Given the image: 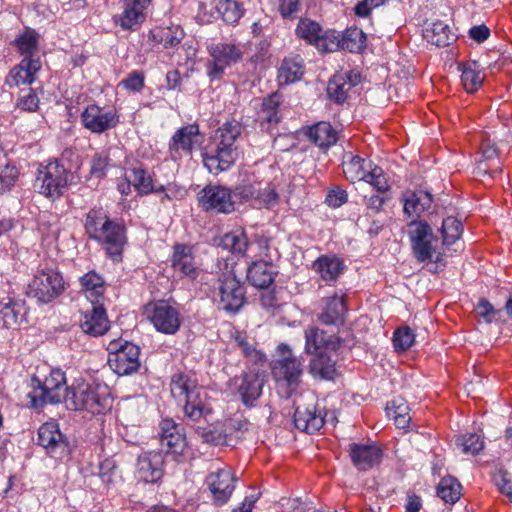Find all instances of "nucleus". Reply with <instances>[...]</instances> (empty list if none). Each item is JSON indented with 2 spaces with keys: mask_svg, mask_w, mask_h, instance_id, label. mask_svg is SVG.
<instances>
[{
  "mask_svg": "<svg viewBox=\"0 0 512 512\" xmlns=\"http://www.w3.org/2000/svg\"><path fill=\"white\" fill-rule=\"evenodd\" d=\"M242 126L236 120L226 121L211 138L203 153V164L210 173L218 174L229 169L238 157L235 142L241 135Z\"/></svg>",
  "mask_w": 512,
  "mask_h": 512,
  "instance_id": "f257e3e1",
  "label": "nucleus"
},
{
  "mask_svg": "<svg viewBox=\"0 0 512 512\" xmlns=\"http://www.w3.org/2000/svg\"><path fill=\"white\" fill-rule=\"evenodd\" d=\"M170 392L179 404H183L185 417L193 422H198L212 412L207 402V393L192 373L173 374L170 380Z\"/></svg>",
  "mask_w": 512,
  "mask_h": 512,
  "instance_id": "f03ea898",
  "label": "nucleus"
},
{
  "mask_svg": "<svg viewBox=\"0 0 512 512\" xmlns=\"http://www.w3.org/2000/svg\"><path fill=\"white\" fill-rule=\"evenodd\" d=\"M74 180V175L57 159H50L38 165L34 188L46 199L54 202L61 199Z\"/></svg>",
  "mask_w": 512,
  "mask_h": 512,
  "instance_id": "7ed1b4c3",
  "label": "nucleus"
},
{
  "mask_svg": "<svg viewBox=\"0 0 512 512\" xmlns=\"http://www.w3.org/2000/svg\"><path fill=\"white\" fill-rule=\"evenodd\" d=\"M277 352L279 357L272 362L271 374L277 383L279 394L284 398H289L299 387L303 374V363L293 354L287 344L278 345Z\"/></svg>",
  "mask_w": 512,
  "mask_h": 512,
  "instance_id": "20e7f679",
  "label": "nucleus"
},
{
  "mask_svg": "<svg viewBox=\"0 0 512 512\" xmlns=\"http://www.w3.org/2000/svg\"><path fill=\"white\" fill-rule=\"evenodd\" d=\"M342 169L345 178L353 184L364 181L382 194L390 190L384 170L369 159L346 152L343 156Z\"/></svg>",
  "mask_w": 512,
  "mask_h": 512,
  "instance_id": "39448f33",
  "label": "nucleus"
},
{
  "mask_svg": "<svg viewBox=\"0 0 512 512\" xmlns=\"http://www.w3.org/2000/svg\"><path fill=\"white\" fill-rule=\"evenodd\" d=\"M408 236L412 252L419 262H433L437 268L445 267L444 253L431 226L422 220H413L408 225Z\"/></svg>",
  "mask_w": 512,
  "mask_h": 512,
  "instance_id": "423d86ee",
  "label": "nucleus"
},
{
  "mask_svg": "<svg viewBox=\"0 0 512 512\" xmlns=\"http://www.w3.org/2000/svg\"><path fill=\"white\" fill-rule=\"evenodd\" d=\"M66 290V283L57 267L41 263L28 284V296L48 304L60 297Z\"/></svg>",
  "mask_w": 512,
  "mask_h": 512,
  "instance_id": "0eeeda50",
  "label": "nucleus"
},
{
  "mask_svg": "<svg viewBox=\"0 0 512 512\" xmlns=\"http://www.w3.org/2000/svg\"><path fill=\"white\" fill-rule=\"evenodd\" d=\"M65 403L74 410H86L96 415L110 409L112 400L106 387L81 382L70 387Z\"/></svg>",
  "mask_w": 512,
  "mask_h": 512,
  "instance_id": "6e6552de",
  "label": "nucleus"
},
{
  "mask_svg": "<svg viewBox=\"0 0 512 512\" xmlns=\"http://www.w3.org/2000/svg\"><path fill=\"white\" fill-rule=\"evenodd\" d=\"M37 386L28 394L30 405L33 408H41L46 403L66 402L70 387L66 385V378L60 369H52L43 381L33 379Z\"/></svg>",
  "mask_w": 512,
  "mask_h": 512,
  "instance_id": "1a4fd4ad",
  "label": "nucleus"
},
{
  "mask_svg": "<svg viewBox=\"0 0 512 512\" xmlns=\"http://www.w3.org/2000/svg\"><path fill=\"white\" fill-rule=\"evenodd\" d=\"M88 238L97 242L113 262L122 261L127 244V228L122 221L109 217Z\"/></svg>",
  "mask_w": 512,
  "mask_h": 512,
  "instance_id": "9d476101",
  "label": "nucleus"
},
{
  "mask_svg": "<svg viewBox=\"0 0 512 512\" xmlns=\"http://www.w3.org/2000/svg\"><path fill=\"white\" fill-rule=\"evenodd\" d=\"M212 297L221 309L235 314L246 302V291L234 272L227 271L218 277Z\"/></svg>",
  "mask_w": 512,
  "mask_h": 512,
  "instance_id": "9b49d317",
  "label": "nucleus"
},
{
  "mask_svg": "<svg viewBox=\"0 0 512 512\" xmlns=\"http://www.w3.org/2000/svg\"><path fill=\"white\" fill-rule=\"evenodd\" d=\"M108 365L118 375H130L140 367V348L128 341L113 340L108 344Z\"/></svg>",
  "mask_w": 512,
  "mask_h": 512,
  "instance_id": "f8f14e48",
  "label": "nucleus"
},
{
  "mask_svg": "<svg viewBox=\"0 0 512 512\" xmlns=\"http://www.w3.org/2000/svg\"><path fill=\"white\" fill-rule=\"evenodd\" d=\"M295 35L306 44L314 46L321 53L333 52L336 47L334 30H324L318 22L309 18H301L298 21Z\"/></svg>",
  "mask_w": 512,
  "mask_h": 512,
  "instance_id": "ddd939ff",
  "label": "nucleus"
},
{
  "mask_svg": "<svg viewBox=\"0 0 512 512\" xmlns=\"http://www.w3.org/2000/svg\"><path fill=\"white\" fill-rule=\"evenodd\" d=\"M211 60L207 63L208 75L212 79H219L227 67L238 63L243 56L239 45L221 42L208 46Z\"/></svg>",
  "mask_w": 512,
  "mask_h": 512,
  "instance_id": "4468645a",
  "label": "nucleus"
},
{
  "mask_svg": "<svg viewBox=\"0 0 512 512\" xmlns=\"http://www.w3.org/2000/svg\"><path fill=\"white\" fill-rule=\"evenodd\" d=\"M80 119L82 126L94 134H102L119 123V115L115 109H105L96 104L87 105Z\"/></svg>",
  "mask_w": 512,
  "mask_h": 512,
  "instance_id": "2eb2a0df",
  "label": "nucleus"
},
{
  "mask_svg": "<svg viewBox=\"0 0 512 512\" xmlns=\"http://www.w3.org/2000/svg\"><path fill=\"white\" fill-rule=\"evenodd\" d=\"M202 142L199 125L196 123L180 127L171 137L168 145L170 157L174 161L191 156L195 146Z\"/></svg>",
  "mask_w": 512,
  "mask_h": 512,
  "instance_id": "dca6fc26",
  "label": "nucleus"
},
{
  "mask_svg": "<svg viewBox=\"0 0 512 512\" xmlns=\"http://www.w3.org/2000/svg\"><path fill=\"white\" fill-rule=\"evenodd\" d=\"M198 200L205 211L229 214L235 210L231 191L221 185H207L199 193Z\"/></svg>",
  "mask_w": 512,
  "mask_h": 512,
  "instance_id": "f3484780",
  "label": "nucleus"
},
{
  "mask_svg": "<svg viewBox=\"0 0 512 512\" xmlns=\"http://www.w3.org/2000/svg\"><path fill=\"white\" fill-rule=\"evenodd\" d=\"M235 476L228 466H219L212 470L206 478V483L216 503L222 505L231 497L235 489Z\"/></svg>",
  "mask_w": 512,
  "mask_h": 512,
  "instance_id": "a211bd4d",
  "label": "nucleus"
},
{
  "mask_svg": "<svg viewBox=\"0 0 512 512\" xmlns=\"http://www.w3.org/2000/svg\"><path fill=\"white\" fill-rule=\"evenodd\" d=\"M305 346L306 354L318 352H337L342 346L343 340L334 333L311 325L305 329Z\"/></svg>",
  "mask_w": 512,
  "mask_h": 512,
  "instance_id": "6ab92c4d",
  "label": "nucleus"
},
{
  "mask_svg": "<svg viewBox=\"0 0 512 512\" xmlns=\"http://www.w3.org/2000/svg\"><path fill=\"white\" fill-rule=\"evenodd\" d=\"M38 443L55 459H62L69 453L68 442L55 422H46L40 426Z\"/></svg>",
  "mask_w": 512,
  "mask_h": 512,
  "instance_id": "aec40b11",
  "label": "nucleus"
},
{
  "mask_svg": "<svg viewBox=\"0 0 512 512\" xmlns=\"http://www.w3.org/2000/svg\"><path fill=\"white\" fill-rule=\"evenodd\" d=\"M171 267L174 274L192 281L196 280L201 272L193 255V248L187 244L176 243L173 246Z\"/></svg>",
  "mask_w": 512,
  "mask_h": 512,
  "instance_id": "412c9836",
  "label": "nucleus"
},
{
  "mask_svg": "<svg viewBox=\"0 0 512 512\" xmlns=\"http://www.w3.org/2000/svg\"><path fill=\"white\" fill-rule=\"evenodd\" d=\"M150 320L157 331L164 334H175L181 326L179 310L167 301H160L154 305Z\"/></svg>",
  "mask_w": 512,
  "mask_h": 512,
  "instance_id": "4be33fe9",
  "label": "nucleus"
},
{
  "mask_svg": "<svg viewBox=\"0 0 512 512\" xmlns=\"http://www.w3.org/2000/svg\"><path fill=\"white\" fill-rule=\"evenodd\" d=\"M160 441L166 452L175 457L183 456L188 443L183 429L172 419H163L160 423Z\"/></svg>",
  "mask_w": 512,
  "mask_h": 512,
  "instance_id": "5701e85b",
  "label": "nucleus"
},
{
  "mask_svg": "<svg viewBox=\"0 0 512 512\" xmlns=\"http://www.w3.org/2000/svg\"><path fill=\"white\" fill-rule=\"evenodd\" d=\"M233 385L242 403L247 407H253L262 395L264 378L255 372H245L233 379Z\"/></svg>",
  "mask_w": 512,
  "mask_h": 512,
  "instance_id": "b1692460",
  "label": "nucleus"
},
{
  "mask_svg": "<svg viewBox=\"0 0 512 512\" xmlns=\"http://www.w3.org/2000/svg\"><path fill=\"white\" fill-rule=\"evenodd\" d=\"M42 69L41 58H22L20 63L9 71L5 83L9 87L31 85Z\"/></svg>",
  "mask_w": 512,
  "mask_h": 512,
  "instance_id": "393cba45",
  "label": "nucleus"
},
{
  "mask_svg": "<svg viewBox=\"0 0 512 512\" xmlns=\"http://www.w3.org/2000/svg\"><path fill=\"white\" fill-rule=\"evenodd\" d=\"M326 412L317 403L307 406H297L294 413V423L297 429L307 433L319 431L325 423Z\"/></svg>",
  "mask_w": 512,
  "mask_h": 512,
  "instance_id": "a878e982",
  "label": "nucleus"
},
{
  "mask_svg": "<svg viewBox=\"0 0 512 512\" xmlns=\"http://www.w3.org/2000/svg\"><path fill=\"white\" fill-rule=\"evenodd\" d=\"M361 81V74L355 70L338 72L329 80L327 94L337 103H343L349 91Z\"/></svg>",
  "mask_w": 512,
  "mask_h": 512,
  "instance_id": "bb28decb",
  "label": "nucleus"
},
{
  "mask_svg": "<svg viewBox=\"0 0 512 512\" xmlns=\"http://www.w3.org/2000/svg\"><path fill=\"white\" fill-rule=\"evenodd\" d=\"M164 457L160 452H144L138 457L137 476L145 483H156L163 477Z\"/></svg>",
  "mask_w": 512,
  "mask_h": 512,
  "instance_id": "cd10ccee",
  "label": "nucleus"
},
{
  "mask_svg": "<svg viewBox=\"0 0 512 512\" xmlns=\"http://www.w3.org/2000/svg\"><path fill=\"white\" fill-rule=\"evenodd\" d=\"M123 12L118 23L124 30H135L146 19L147 9L152 0H122Z\"/></svg>",
  "mask_w": 512,
  "mask_h": 512,
  "instance_id": "c85d7f7f",
  "label": "nucleus"
},
{
  "mask_svg": "<svg viewBox=\"0 0 512 512\" xmlns=\"http://www.w3.org/2000/svg\"><path fill=\"white\" fill-rule=\"evenodd\" d=\"M349 456L359 471H367L381 461L382 451L375 444L352 443Z\"/></svg>",
  "mask_w": 512,
  "mask_h": 512,
  "instance_id": "c756f323",
  "label": "nucleus"
},
{
  "mask_svg": "<svg viewBox=\"0 0 512 512\" xmlns=\"http://www.w3.org/2000/svg\"><path fill=\"white\" fill-rule=\"evenodd\" d=\"M347 312L344 294H334L323 299V307L318 314V321L323 325L339 326L344 323Z\"/></svg>",
  "mask_w": 512,
  "mask_h": 512,
  "instance_id": "7c9ffc66",
  "label": "nucleus"
},
{
  "mask_svg": "<svg viewBox=\"0 0 512 512\" xmlns=\"http://www.w3.org/2000/svg\"><path fill=\"white\" fill-rule=\"evenodd\" d=\"M250 261L246 273L247 281L255 288H268L274 282L277 274L274 265L271 261L264 259Z\"/></svg>",
  "mask_w": 512,
  "mask_h": 512,
  "instance_id": "2f4dec72",
  "label": "nucleus"
},
{
  "mask_svg": "<svg viewBox=\"0 0 512 512\" xmlns=\"http://www.w3.org/2000/svg\"><path fill=\"white\" fill-rule=\"evenodd\" d=\"M312 270L319 275L326 284L335 283L343 274L346 266L340 257L336 255H321L311 266Z\"/></svg>",
  "mask_w": 512,
  "mask_h": 512,
  "instance_id": "473e14b6",
  "label": "nucleus"
},
{
  "mask_svg": "<svg viewBox=\"0 0 512 512\" xmlns=\"http://www.w3.org/2000/svg\"><path fill=\"white\" fill-rule=\"evenodd\" d=\"M109 327L110 322L101 302L93 304L92 309L84 313L81 328L86 334L101 336L109 330Z\"/></svg>",
  "mask_w": 512,
  "mask_h": 512,
  "instance_id": "72a5a7b5",
  "label": "nucleus"
},
{
  "mask_svg": "<svg viewBox=\"0 0 512 512\" xmlns=\"http://www.w3.org/2000/svg\"><path fill=\"white\" fill-rule=\"evenodd\" d=\"M334 36L336 47L333 52L342 49L351 53H359L366 47V34L358 27H349L343 34L334 30Z\"/></svg>",
  "mask_w": 512,
  "mask_h": 512,
  "instance_id": "f704fd0d",
  "label": "nucleus"
},
{
  "mask_svg": "<svg viewBox=\"0 0 512 512\" xmlns=\"http://www.w3.org/2000/svg\"><path fill=\"white\" fill-rule=\"evenodd\" d=\"M130 173L133 188L137 192L138 196H146L151 193L163 192L165 190L164 185H155L156 180L154 174L150 173L142 165L131 168Z\"/></svg>",
  "mask_w": 512,
  "mask_h": 512,
  "instance_id": "c9c22d12",
  "label": "nucleus"
},
{
  "mask_svg": "<svg viewBox=\"0 0 512 512\" xmlns=\"http://www.w3.org/2000/svg\"><path fill=\"white\" fill-rule=\"evenodd\" d=\"M305 135L307 138L320 149H328L338 141V132L329 122H318L309 127Z\"/></svg>",
  "mask_w": 512,
  "mask_h": 512,
  "instance_id": "e433bc0d",
  "label": "nucleus"
},
{
  "mask_svg": "<svg viewBox=\"0 0 512 512\" xmlns=\"http://www.w3.org/2000/svg\"><path fill=\"white\" fill-rule=\"evenodd\" d=\"M79 284L81 291L84 292L92 304H98L103 300L106 291V283L99 273L94 270L87 272L80 277Z\"/></svg>",
  "mask_w": 512,
  "mask_h": 512,
  "instance_id": "4c0bfd02",
  "label": "nucleus"
},
{
  "mask_svg": "<svg viewBox=\"0 0 512 512\" xmlns=\"http://www.w3.org/2000/svg\"><path fill=\"white\" fill-rule=\"evenodd\" d=\"M304 74V61L300 55L285 57L278 69L279 85H289L299 81Z\"/></svg>",
  "mask_w": 512,
  "mask_h": 512,
  "instance_id": "58836bf2",
  "label": "nucleus"
},
{
  "mask_svg": "<svg viewBox=\"0 0 512 512\" xmlns=\"http://www.w3.org/2000/svg\"><path fill=\"white\" fill-rule=\"evenodd\" d=\"M333 352L313 353L309 361V373L320 379L330 380L336 374V360L332 358Z\"/></svg>",
  "mask_w": 512,
  "mask_h": 512,
  "instance_id": "ea45409f",
  "label": "nucleus"
},
{
  "mask_svg": "<svg viewBox=\"0 0 512 512\" xmlns=\"http://www.w3.org/2000/svg\"><path fill=\"white\" fill-rule=\"evenodd\" d=\"M1 304L0 318L7 328L19 324L27 313L25 302L22 300L7 297L1 301Z\"/></svg>",
  "mask_w": 512,
  "mask_h": 512,
  "instance_id": "a19ab883",
  "label": "nucleus"
},
{
  "mask_svg": "<svg viewBox=\"0 0 512 512\" xmlns=\"http://www.w3.org/2000/svg\"><path fill=\"white\" fill-rule=\"evenodd\" d=\"M40 35L31 28H26L18 35L12 45L23 58H40L39 52Z\"/></svg>",
  "mask_w": 512,
  "mask_h": 512,
  "instance_id": "79ce46f5",
  "label": "nucleus"
},
{
  "mask_svg": "<svg viewBox=\"0 0 512 512\" xmlns=\"http://www.w3.org/2000/svg\"><path fill=\"white\" fill-rule=\"evenodd\" d=\"M423 35L429 43L437 47L449 46L457 38L451 27L440 20L432 23L430 27L426 28Z\"/></svg>",
  "mask_w": 512,
  "mask_h": 512,
  "instance_id": "37998d69",
  "label": "nucleus"
},
{
  "mask_svg": "<svg viewBox=\"0 0 512 512\" xmlns=\"http://www.w3.org/2000/svg\"><path fill=\"white\" fill-rule=\"evenodd\" d=\"M280 104L281 96L277 93H272L263 99L261 107L257 112V118L261 125H264L265 123L277 124L280 121Z\"/></svg>",
  "mask_w": 512,
  "mask_h": 512,
  "instance_id": "c03bdc74",
  "label": "nucleus"
},
{
  "mask_svg": "<svg viewBox=\"0 0 512 512\" xmlns=\"http://www.w3.org/2000/svg\"><path fill=\"white\" fill-rule=\"evenodd\" d=\"M432 202V195L427 191L410 192L405 198L404 212L409 216H419L431 207Z\"/></svg>",
  "mask_w": 512,
  "mask_h": 512,
  "instance_id": "a18cd8bd",
  "label": "nucleus"
},
{
  "mask_svg": "<svg viewBox=\"0 0 512 512\" xmlns=\"http://www.w3.org/2000/svg\"><path fill=\"white\" fill-rule=\"evenodd\" d=\"M182 35V31L177 27H157L151 31L152 41L162 45L165 49L177 46Z\"/></svg>",
  "mask_w": 512,
  "mask_h": 512,
  "instance_id": "49530a36",
  "label": "nucleus"
},
{
  "mask_svg": "<svg viewBox=\"0 0 512 512\" xmlns=\"http://www.w3.org/2000/svg\"><path fill=\"white\" fill-rule=\"evenodd\" d=\"M386 411L389 416L393 417L397 428H408L411 421V416L409 415L410 408L404 399H393L388 402Z\"/></svg>",
  "mask_w": 512,
  "mask_h": 512,
  "instance_id": "de8ad7c7",
  "label": "nucleus"
},
{
  "mask_svg": "<svg viewBox=\"0 0 512 512\" xmlns=\"http://www.w3.org/2000/svg\"><path fill=\"white\" fill-rule=\"evenodd\" d=\"M215 6L222 19L229 24L237 23L244 13L238 0H216Z\"/></svg>",
  "mask_w": 512,
  "mask_h": 512,
  "instance_id": "09e8293b",
  "label": "nucleus"
},
{
  "mask_svg": "<svg viewBox=\"0 0 512 512\" xmlns=\"http://www.w3.org/2000/svg\"><path fill=\"white\" fill-rule=\"evenodd\" d=\"M462 486L454 477L442 478L437 487V495L446 503L454 504L460 499Z\"/></svg>",
  "mask_w": 512,
  "mask_h": 512,
  "instance_id": "8fccbe9b",
  "label": "nucleus"
},
{
  "mask_svg": "<svg viewBox=\"0 0 512 512\" xmlns=\"http://www.w3.org/2000/svg\"><path fill=\"white\" fill-rule=\"evenodd\" d=\"M475 63L460 64L461 81L468 93L477 91L483 82V75L476 69Z\"/></svg>",
  "mask_w": 512,
  "mask_h": 512,
  "instance_id": "3c124183",
  "label": "nucleus"
},
{
  "mask_svg": "<svg viewBox=\"0 0 512 512\" xmlns=\"http://www.w3.org/2000/svg\"><path fill=\"white\" fill-rule=\"evenodd\" d=\"M463 225L455 217H447L443 220L441 226L442 245L449 246L454 244L462 235Z\"/></svg>",
  "mask_w": 512,
  "mask_h": 512,
  "instance_id": "603ef678",
  "label": "nucleus"
},
{
  "mask_svg": "<svg viewBox=\"0 0 512 512\" xmlns=\"http://www.w3.org/2000/svg\"><path fill=\"white\" fill-rule=\"evenodd\" d=\"M110 216L102 206H95L91 208L84 217L83 227L87 237L92 235L103 222Z\"/></svg>",
  "mask_w": 512,
  "mask_h": 512,
  "instance_id": "864d4df0",
  "label": "nucleus"
},
{
  "mask_svg": "<svg viewBox=\"0 0 512 512\" xmlns=\"http://www.w3.org/2000/svg\"><path fill=\"white\" fill-rule=\"evenodd\" d=\"M109 164V149H104L95 153L90 163V176L98 180L105 178Z\"/></svg>",
  "mask_w": 512,
  "mask_h": 512,
  "instance_id": "5fc2aeb1",
  "label": "nucleus"
},
{
  "mask_svg": "<svg viewBox=\"0 0 512 512\" xmlns=\"http://www.w3.org/2000/svg\"><path fill=\"white\" fill-rule=\"evenodd\" d=\"M456 444L462 448L465 454H478L484 448L483 436L478 433H469L459 436Z\"/></svg>",
  "mask_w": 512,
  "mask_h": 512,
  "instance_id": "6e6d98bb",
  "label": "nucleus"
},
{
  "mask_svg": "<svg viewBox=\"0 0 512 512\" xmlns=\"http://www.w3.org/2000/svg\"><path fill=\"white\" fill-rule=\"evenodd\" d=\"M39 97L33 88H24L19 92L16 108L25 112H35L39 108Z\"/></svg>",
  "mask_w": 512,
  "mask_h": 512,
  "instance_id": "4d7b16f0",
  "label": "nucleus"
},
{
  "mask_svg": "<svg viewBox=\"0 0 512 512\" xmlns=\"http://www.w3.org/2000/svg\"><path fill=\"white\" fill-rule=\"evenodd\" d=\"M226 246H229L234 253L244 255L247 259L252 260L253 255L249 253V244L244 234L229 233L224 237Z\"/></svg>",
  "mask_w": 512,
  "mask_h": 512,
  "instance_id": "13d9d810",
  "label": "nucleus"
},
{
  "mask_svg": "<svg viewBox=\"0 0 512 512\" xmlns=\"http://www.w3.org/2000/svg\"><path fill=\"white\" fill-rule=\"evenodd\" d=\"M118 86L132 93H139L145 86V73L140 70H133L122 79Z\"/></svg>",
  "mask_w": 512,
  "mask_h": 512,
  "instance_id": "bf43d9fd",
  "label": "nucleus"
},
{
  "mask_svg": "<svg viewBox=\"0 0 512 512\" xmlns=\"http://www.w3.org/2000/svg\"><path fill=\"white\" fill-rule=\"evenodd\" d=\"M415 341V335L409 327L398 328L393 335V345L396 351L408 350Z\"/></svg>",
  "mask_w": 512,
  "mask_h": 512,
  "instance_id": "052dcab7",
  "label": "nucleus"
},
{
  "mask_svg": "<svg viewBox=\"0 0 512 512\" xmlns=\"http://www.w3.org/2000/svg\"><path fill=\"white\" fill-rule=\"evenodd\" d=\"M476 313L486 323H492L499 319L500 310H496L487 299H481L476 306Z\"/></svg>",
  "mask_w": 512,
  "mask_h": 512,
  "instance_id": "680f3d73",
  "label": "nucleus"
},
{
  "mask_svg": "<svg viewBox=\"0 0 512 512\" xmlns=\"http://www.w3.org/2000/svg\"><path fill=\"white\" fill-rule=\"evenodd\" d=\"M18 170L14 166H5L0 172V192H5L13 187L18 178Z\"/></svg>",
  "mask_w": 512,
  "mask_h": 512,
  "instance_id": "e2e57ef3",
  "label": "nucleus"
},
{
  "mask_svg": "<svg viewBox=\"0 0 512 512\" xmlns=\"http://www.w3.org/2000/svg\"><path fill=\"white\" fill-rule=\"evenodd\" d=\"M118 469L117 462L114 458L104 459L99 466V476L102 481L106 484L113 482V477Z\"/></svg>",
  "mask_w": 512,
  "mask_h": 512,
  "instance_id": "0e129e2a",
  "label": "nucleus"
},
{
  "mask_svg": "<svg viewBox=\"0 0 512 512\" xmlns=\"http://www.w3.org/2000/svg\"><path fill=\"white\" fill-rule=\"evenodd\" d=\"M260 182L240 185L235 189V195L242 201H255L259 197Z\"/></svg>",
  "mask_w": 512,
  "mask_h": 512,
  "instance_id": "69168bd1",
  "label": "nucleus"
},
{
  "mask_svg": "<svg viewBox=\"0 0 512 512\" xmlns=\"http://www.w3.org/2000/svg\"><path fill=\"white\" fill-rule=\"evenodd\" d=\"M278 194L270 184H263L260 182L259 185V197L256 199V203L260 205H272L277 202Z\"/></svg>",
  "mask_w": 512,
  "mask_h": 512,
  "instance_id": "338daca9",
  "label": "nucleus"
},
{
  "mask_svg": "<svg viewBox=\"0 0 512 512\" xmlns=\"http://www.w3.org/2000/svg\"><path fill=\"white\" fill-rule=\"evenodd\" d=\"M348 200V194L346 190L342 189L340 186H336L329 190L325 202L328 206L333 208H338L345 204Z\"/></svg>",
  "mask_w": 512,
  "mask_h": 512,
  "instance_id": "774afa93",
  "label": "nucleus"
}]
</instances>
